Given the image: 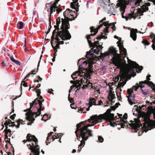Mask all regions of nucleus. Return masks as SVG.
<instances>
[{
  "instance_id": "61",
  "label": "nucleus",
  "mask_w": 155,
  "mask_h": 155,
  "mask_svg": "<svg viewBox=\"0 0 155 155\" xmlns=\"http://www.w3.org/2000/svg\"><path fill=\"white\" fill-rule=\"evenodd\" d=\"M90 29L91 30V33L94 32L95 33V28L94 27H90Z\"/></svg>"
},
{
  "instance_id": "8",
  "label": "nucleus",
  "mask_w": 155,
  "mask_h": 155,
  "mask_svg": "<svg viewBox=\"0 0 155 155\" xmlns=\"http://www.w3.org/2000/svg\"><path fill=\"white\" fill-rule=\"evenodd\" d=\"M109 51L110 54L113 57L111 59V61L113 64H116V61H117L121 60L120 58V54L117 53V51L116 50V48L113 46H111L109 48Z\"/></svg>"
},
{
  "instance_id": "27",
  "label": "nucleus",
  "mask_w": 155,
  "mask_h": 155,
  "mask_svg": "<svg viewBox=\"0 0 155 155\" xmlns=\"http://www.w3.org/2000/svg\"><path fill=\"white\" fill-rule=\"evenodd\" d=\"M81 79L80 80H77L76 82H75V86L77 88L80 87L81 86L82 84H81Z\"/></svg>"
},
{
  "instance_id": "4",
  "label": "nucleus",
  "mask_w": 155,
  "mask_h": 155,
  "mask_svg": "<svg viewBox=\"0 0 155 155\" xmlns=\"http://www.w3.org/2000/svg\"><path fill=\"white\" fill-rule=\"evenodd\" d=\"M121 57L120 55V58L121 59V60L120 59L119 61H117L116 64H114L115 66L117 67V68L120 69V81L122 80V79H125L129 75V74H126L125 72L123 71L124 70L123 69H127V68L124 67V65L126 64V61L123 58H122Z\"/></svg>"
},
{
  "instance_id": "42",
  "label": "nucleus",
  "mask_w": 155,
  "mask_h": 155,
  "mask_svg": "<svg viewBox=\"0 0 155 155\" xmlns=\"http://www.w3.org/2000/svg\"><path fill=\"white\" fill-rule=\"evenodd\" d=\"M76 3L74 2H72L71 3V7L72 8H73L74 9H75L76 11L78 12L77 8L75 7Z\"/></svg>"
},
{
  "instance_id": "50",
  "label": "nucleus",
  "mask_w": 155,
  "mask_h": 155,
  "mask_svg": "<svg viewBox=\"0 0 155 155\" xmlns=\"http://www.w3.org/2000/svg\"><path fill=\"white\" fill-rule=\"evenodd\" d=\"M142 1V0H136L135 2V5H140V3Z\"/></svg>"
},
{
  "instance_id": "62",
  "label": "nucleus",
  "mask_w": 155,
  "mask_h": 155,
  "mask_svg": "<svg viewBox=\"0 0 155 155\" xmlns=\"http://www.w3.org/2000/svg\"><path fill=\"white\" fill-rule=\"evenodd\" d=\"M103 2H104L105 5H107V4L110 3V0H103Z\"/></svg>"
},
{
  "instance_id": "14",
  "label": "nucleus",
  "mask_w": 155,
  "mask_h": 155,
  "mask_svg": "<svg viewBox=\"0 0 155 155\" xmlns=\"http://www.w3.org/2000/svg\"><path fill=\"white\" fill-rule=\"evenodd\" d=\"M26 138H27L26 140H24L22 141L24 144H25L27 142H30L32 141L35 143V144L38 143V140L37 138L34 135H32L29 133L27 135Z\"/></svg>"
},
{
  "instance_id": "28",
  "label": "nucleus",
  "mask_w": 155,
  "mask_h": 155,
  "mask_svg": "<svg viewBox=\"0 0 155 155\" xmlns=\"http://www.w3.org/2000/svg\"><path fill=\"white\" fill-rule=\"evenodd\" d=\"M72 10L68 8L66 10L64 11L63 13V15L64 16V18L65 17H67L68 16L69 14L71 12Z\"/></svg>"
},
{
  "instance_id": "32",
  "label": "nucleus",
  "mask_w": 155,
  "mask_h": 155,
  "mask_svg": "<svg viewBox=\"0 0 155 155\" xmlns=\"http://www.w3.org/2000/svg\"><path fill=\"white\" fill-rule=\"evenodd\" d=\"M129 95L127 96V97L128 98L127 100L129 103L130 105H132L134 104H135L132 101V100L130 99V98L132 97V94H128Z\"/></svg>"
},
{
  "instance_id": "9",
  "label": "nucleus",
  "mask_w": 155,
  "mask_h": 155,
  "mask_svg": "<svg viewBox=\"0 0 155 155\" xmlns=\"http://www.w3.org/2000/svg\"><path fill=\"white\" fill-rule=\"evenodd\" d=\"M127 58V61L129 63L130 67L127 68V69H123L124 72L125 74H129L130 73H132L134 71V68H135V67H134V66L135 67L138 66V64H137L136 62L131 61L128 58Z\"/></svg>"
},
{
  "instance_id": "19",
  "label": "nucleus",
  "mask_w": 155,
  "mask_h": 155,
  "mask_svg": "<svg viewBox=\"0 0 155 155\" xmlns=\"http://www.w3.org/2000/svg\"><path fill=\"white\" fill-rule=\"evenodd\" d=\"M36 92L37 93V95L38 97L37 98L38 99V101H41V103L44 101V99H43V98L42 96L40 95L41 93V89H38L37 91H36Z\"/></svg>"
},
{
  "instance_id": "52",
  "label": "nucleus",
  "mask_w": 155,
  "mask_h": 155,
  "mask_svg": "<svg viewBox=\"0 0 155 155\" xmlns=\"http://www.w3.org/2000/svg\"><path fill=\"white\" fill-rule=\"evenodd\" d=\"M49 22V24H50V25H49V28L48 29V31L47 32L46 35L48 34L50 32L51 29V21L50 20Z\"/></svg>"
},
{
  "instance_id": "64",
  "label": "nucleus",
  "mask_w": 155,
  "mask_h": 155,
  "mask_svg": "<svg viewBox=\"0 0 155 155\" xmlns=\"http://www.w3.org/2000/svg\"><path fill=\"white\" fill-rule=\"evenodd\" d=\"M127 118V114L126 113H125L124 115H123V117L122 118L124 120V119L126 120Z\"/></svg>"
},
{
  "instance_id": "5",
  "label": "nucleus",
  "mask_w": 155,
  "mask_h": 155,
  "mask_svg": "<svg viewBox=\"0 0 155 155\" xmlns=\"http://www.w3.org/2000/svg\"><path fill=\"white\" fill-rule=\"evenodd\" d=\"M60 31H58L55 38V43H58L60 40L59 37L63 40H69L71 38V36L69 32L68 33L64 29V27H61Z\"/></svg>"
},
{
  "instance_id": "31",
  "label": "nucleus",
  "mask_w": 155,
  "mask_h": 155,
  "mask_svg": "<svg viewBox=\"0 0 155 155\" xmlns=\"http://www.w3.org/2000/svg\"><path fill=\"white\" fill-rule=\"evenodd\" d=\"M141 8L143 10V12H145L147 11L149 8L147 6H146V5L144 4L140 6Z\"/></svg>"
},
{
  "instance_id": "2",
  "label": "nucleus",
  "mask_w": 155,
  "mask_h": 155,
  "mask_svg": "<svg viewBox=\"0 0 155 155\" xmlns=\"http://www.w3.org/2000/svg\"><path fill=\"white\" fill-rule=\"evenodd\" d=\"M146 105H143L141 107H140V110L141 109L144 107L148 108V111L147 114L144 113L143 117L145 124H143V127L145 129L147 126L151 128L155 127V107L153 108V107L149 106L148 107L146 106Z\"/></svg>"
},
{
  "instance_id": "53",
  "label": "nucleus",
  "mask_w": 155,
  "mask_h": 155,
  "mask_svg": "<svg viewBox=\"0 0 155 155\" xmlns=\"http://www.w3.org/2000/svg\"><path fill=\"white\" fill-rule=\"evenodd\" d=\"M54 34H52V35L51 36V45H53V41L55 39V38L54 37Z\"/></svg>"
},
{
  "instance_id": "48",
  "label": "nucleus",
  "mask_w": 155,
  "mask_h": 155,
  "mask_svg": "<svg viewBox=\"0 0 155 155\" xmlns=\"http://www.w3.org/2000/svg\"><path fill=\"white\" fill-rule=\"evenodd\" d=\"M144 84H141V81L139 82V84L138 83H137L136 84V85H137L138 86V87H140L141 88V89H142V87H144Z\"/></svg>"
},
{
  "instance_id": "56",
  "label": "nucleus",
  "mask_w": 155,
  "mask_h": 155,
  "mask_svg": "<svg viewBox=\"0 0 155 155\" xmlns=\"http://www.w3.org/2000/svg\"><path fill=\"white\" fill-rule=\"evenodd\" d=\"M116 23V22L111 23V24H113V25L111 27V28L112 29V30L113 31L115 30L116 27L115 26V24Z\"/></svg>"
},
{
  "instance_id": "12",
  "label": "nucleus",
  "mask_w": 155,
  "mask_h": 155,
  "mask_svg": "<svg viewBox=\"0 0 155 155\" xmlns=\"http://www.w3.org/2000/svg\"><path fill=\"white\" fill-rule=\"evenodd\" d=\"M77 139L79 141H80V138L81 137L82 140H80L81 143L78 145V148H79L80 147H81L82 146H84L85 143V141H86L88 138L89 137V136H87V135H85L84 134H82L81 133H77Z\"/></svg>"
},
{
  "instance_id": "60",
  "label": "nucleus",
  "mask_w": 155,
  "mask_h": 155,
  "mask_svg": "<svg viewBox=\"0 0 155 155\" xmlns=\"http://www.w3.org/2000/svg\"><path fill=\"white\" fill-rule=\"evenodd\" d=\"M110 122V125L111 126L113 127H114L116 125V123L114 122L113 123L111 121H109Z\"/></svg>"
},
{
  "instance_id": "22",
  "label": "nucleus",
  "mask_w": 155,
  "mask_h": 155,
  "mask_svg": "<svg viewBox=\"0 0 155 155\" xmlns=\"http://www.w3.org/2000/svg\"><path fill=\"white\" fill-rule=\"evenodd\" d=\"M90 107H91L92 105H97L96 103V99L95 98L91 97L89 100V103L88 104Z\"/></svg>"
},
{
  "instance_id": "29",
  "label": "nucleus",
  "mask_w": 155,
  "mask_h": 155,
  "mask_svg": "<svg viewBox=\"0 0 155 155\" xmlns=\"http://www.w3.org/2000/svg\"><path fill=\"white\" fill-rule=\"evenodd\" d=\"M4 124L5 127V129L4 130L5 133V132H7V133L9 132L10 133V134H11V131L10 129H8V125L7 124V121H5Z\"/></svg>"
},
{
  "instance_id": "55",
  "label": "nucleus",
  "mask_w": 155,
  "mask_h": 155,
  "mask_svg": "<svg viewBox=\"0 0 155 155\" xmlns=\"http://www.w3.org/2000/svg\"><path fill=\"white\" fill-rule=\"evenodd\" d=\"M98 140L101 143L102 142L104 141V138L101 136L98 137Z\"/></svg>"
},
{
  "instance_id": "45",
  "label": "nucleus",
  "mask_w": 155,
  "mask_h": 155,
  "mask_svg": "<svg viewBox=\"0 0 155 155\" xmlns=\"http://www.w3.org/2000/svg\"><path fill=\"white\" fill-rule=\"evenodd\" d=\"M139 10L137 11V13L138 14L139 16L143 15V10L140 8H138Z\"/></svg>"
},
{
  "instance_id": "3",
  "label": "nucleus",
  "mask_w": 155,
  "mask_h": 155,
  "mask_svg": "<svg viewBox=\"0 0 155 155\" xmlns=\"http://www.w3.org/2000/svg\"><path fill=\"white\" fill-rule=\"evenodd\" d=\"M91 59L89 58V60L86 61L82 63L83 64H85L86 65H87V67L86 68V69L81 67L79 65L78 71H77L75 73H73L71 75V77L74 80V79L77 78L76 77L74 78L73 77V75H76V74H78V75L80 76V77H83V76L86 78L90 77V74H92L93 72L92 70V67L94 63L91 60Z\"/></svg>"
},
{
  "instance_id": "44",
  "label": "nucleus",
  "mask_w": 155,
  "mask_h": 155,
  "mask_svg": "<svg viewBox=\"0 0 155 155\" xmlns=\"http://www.w3.org/2000/svg\"><path fill=\"white\" fill-rule=\"evenodd\" d=\"M142 43L144 44V45H148L150 44L149 42L146 39H143L142 41Z\"/></svg>"
},
{
  "instance_id": "47",
  "label": "nucleus",
  "mask_w": 155,
  "mask_h": 155,
  "mask_svg": "<svg viewBox=\"0 0 155 155\" xmlns=\"http://www.w3.org/2000/svg\"><path fill=\"white\" fill-rule=\"evenodd\" d=\"M114 38H116L117 39L119 40V41L117 42V44H121L120 42L121 41V38H120L116 35H115L114 36Z\"/></svg>"
},
{
  "instance_id": "57",
  "label": "nucleus",
  "mask_w": 155,
  "mask_h": 155,
  "mask_svg": "<svg viewBox=\"0 0 155 155\" xmlns=\"http://www.w3.org/2000/svg\"><path fill=\"white\" fill-rule=\"evenodd\" d=\"M51 134H50V133H48V136L47 138V141L48 142L49 140V139H50V140H51Z\"/></svg>"
},
{
  "instance_id": "23",
  "label": "nucleus",
  "mask_w": 155,
  "mask_h": 155,
  "mask_svg": "<svg viewBox=\"0 0 155 155\" xmlns=\"http://www.w3.org/2000/svg\"><path fill=\"white\" fill-rule=\"evenodd\" d=\"M114 92H109L108 98L110 102L112 101V100H113L115 98V94H114Z\"/></svg>"
},
{
  "instance_id": "13",
  "label": "nucleus",
  "mask_w": 155,
  "mask_h": 155,
  "mask_svg": "<svg viewBox=\"0 0 155 155\" xmlns=\"http://www.w3.org/2000/svg\"><path fill=\"white\" fill-rule=\"evenodd\" d=\"M31 109H30V107L29 108H28V112H27L25 114V115L26 116V119L28 121H30L32 118L33 120H35V119L34 117V115L36 116V115L38 114V111L37 112H32Z\"/></svg>"
},
{
  "instance_id": "51",
  "label": "nucleus",
  "mask_w": 155,
  "mask_h": 155,
  "mask_svg": "<svg viewBox=\"0 0 155 155\" xmlns=\"http://www.w3.org/2000/svg\"><path fill=\"white\" fill-rule=\"evenodd\" d=\"M70 94H69L68 96V100L70 103H72L74 102L73 99L70 97Z\"/></svg>"
},
{
  "instance_id": "20",
  "label": "nucleus",
  "mask_w": 155,
  "mask_h": 155,
  "mask_svg": "<svg viewBox=\"0 0 155 155\" xmlns=\"http://www.w3.org/2000/svg\"><path fill=\"white\" fill-rule=\"evenodd\" d=\"M61 18L60 17H58L56 19V25H54V28H56V29H57L58 31H60L61 30L59 27V24H60L61 22Z\"/></svg>"
},
{
  "instance_id": "33",
  "label": "nucleus",
  "mask_w": 155,
  "mask_h": 155,
  "mask_svg": "<svg viewBox=\"0 0 155 155\" xmlns=\"http://www.w3.org/2000/svg\"><path fill=\"white\" fill-rule=\"evenodd\" d=\"M24 23L22 21L18 22L17 25V28L19 29H21L23 27Z\"/></svg>"
},
{
  "instance_id": "30",
  "label": "nucleus",
  "mask_w": 155,
  "mask_h": 155,
  "mask_svg": "<svg viewBox=\"0 0 155 155\" xmlns=\"http://www.w3.org/2000/svg\"><path fill=\"white\" fill-rule=\"evenodd\" d=\"M25 81H25V80H23L21 82V91H22V86H21L22 85L23 86H24L25 87H27L28 86L27 85V83H25ZM21 94H22V92H21V94L20 95H19L18 97H20L21 96Z\"/></svg>"
},
{
  "instance_id": "6",
  "label": "nucleus",
  "mask_w": 155,
  "mask_h": 155,
  "mask_svg": "<svg viewBox=\"0 0 155 155\" xmlns=\"http://www.w3.org/2000/svg\"><path fill=\"white\" fill-rule=\"evenodd\" d=\"M120 120H121V121L122 122L120 123L121 126V127L122 128H124V127H127L128 124L131 127L132 129H134L136 130L139 129L140 127L141 126V124L140 120L136 118L134 119V123H132L130 124H128L127 121H125L122 118H120Z\"/></svg>"
},
{
  "instance_id": "24",
  "label": "nucleus",
  "mask_w": 155,
  "mask_h": 155,
  "mask_svg": "<svg viewBox=\"0 0 155 155\" xmlns=\"http://www.w3.org/2000/svg\"><path fill=\"white\" fill-rule=\"evenodd\" d=\"M91 87V88H92L93 89H94L95 90H96V88L94 87V86L93 85V84L91 82H90V81H89L88 83H87V84H85L83 85L82 87V88L83 89L86 88L87 87Z\"/></svg>"
},
{
  "instance_id": "7",
  "label": "nucleus",
  "mask_w": 155,
  "mask_h": 155,
  "mask_svg": "<svg viewBox=\"0 0 155 155\" xmlns=\"http://www.w3.org/2000/svg\"><path fill=\"white\" fill-rule=\"evenodd\" d=\"M38 98H36L32 103H30V109L32 108L34 105V107H37L38 113V114L36 115V116H35V118H36L37 117L39 116L41 114V111L45 109V108L42 107L43 105L41 103L42 102L40 101H38Z\"/></svg>"
},
{
  "instance_id": "63",
  "label": "nucleus",
  "mask_w": 155,
  "mask_h": 155,
  "mask_svg": "<svg viewBox=\"0 0 155 155\" xmlns=\"http://www.w3.org/2000/svg\"><path fill=\"white\" fill-rule=\"evenodd\" d=\"M56 11L57 13L59 14L60 12H61L62 10L61 8H59L56 9Z\"/></svg>"
},
{
  "instance_id": "18",
  "label": "nucleus",
  "mask_w": 155,
  "mask_h": 155,
  "mask_svg": "<svg viewBox=\"0 0 155 155\" xmlns=\"http://www.w3.org/2000/svg\"><path fill=\"white\" fill-rule=\"evenodd\" d=\"M114 114L110 113L108 114H107L105 117H104V119H105L108 121H113L114 120H116L114 118Z\"/></svg>"
},
{
  "instance_id": "1",
  "label": "nucleus",
  "mask_w": 155,
  "mask_h": 155,
  "mask_svg": "<svg viewBox=\"0 0 155 155\" xmlns=\"http://www.w3.org/2000/svg\"><path fill=\"white\" fill-rule=\"evenodd\" d=\"M103 118V114H100L98 116L97 115H93L90 117V118L88 119L90 122L93 123L92 124H88L85 125L86 123L85 122H81L76 125V130L75 132L76 136H77V133H81L85 135H87L90 137H92L93 135L92 133V131L88 129V127L91 126H94L97 123L99 122Z\"/></svg>"
},
{
  "instance_id": "38",
  "label": "nucleus",
  "mask_w": 155,
  "mask_h": 155,
  "mask_svg": "<svg viewBox=\"0 0 155 155\" xmlns=\"http://www.w3.org/2000/svg\"><path fill=\"white\" fill-rule=\"evenodd\" d=\"M103 26V24H100L97 28L96 29L95 28V33H94L93 35H95L97 33L98 31V30L100 28L102 27Z\"/></svg>"
},
{
  "instance_id": "40",
  "label": "nucleus",
  "mask_w": 155,
  "mask_h": 155,
  "mask_svg": "<svg viewBox=\"0 0 155 155\" xmlns=\"http://www.w3.org/2000/svg\"><path fill=\"white\" fill-rule=\"evenodd\" d=\"M2 61L1 63V64H2V65L3 67H7L8 65V63L7 61L6 60H2Z\"/></svg>"
},
{
  "instance_id": "58",
  "label": "nucleus",
  "mask_w": 155,
  "mask_h": 155,
  "mask_svg": "<svg viewBox=\"0 0 155 155\" xmlns=\"http://www.w3.org/2000/svg\"><path fill=\"white\" fill-rule=\"evenodd\" d=\"M140 90H141V91L142 92L143 94L145 95H147L148 94V93L147 92L145 91L144 90H143L142 89H140Z\"/></svg>"
},
{
  "instance_id": "11",
  "label": "nucleus",
  "mask_w": 155,
  "mask_h": 155,
  "mask_svg": "<svg viewBox=\"0 0 155 155\" xmlns=\"http://www.w3.org/2000/svg\"><path fill=\"white\" fill-rule=\"evenodd\" d=\"M102 48L103 47L101 45H98L96 46V49H93V48H91L89 51H87L86 52V54L85 56L86 58L91 59L93 55V53H92V52L93 51L94 53H97L100 51V49H102Z\"/></svg>"
},
{
  "instance_id": "43",
  "label": "nucleus",
  "mask_w": 155,
  "mask_h": 155,
  "mask_svg": "<svg viewBox=\"0 0 155 155\" xmlns=\"http://www.w3.org/2000/svg\"><path fill=\"white\" fill-rule=\"evenodd\" d=\"M148 85L153 89V88L155 87V84L152 82L148 81Z\"/></svg>"
},
{
  "instance_id": "16",
  "label": "nucleus",
  "mask_w": 155,
  "mask_h": 155,
  "mask_svg": "<svg viewBox=\"0 0 155 155\" xmlns=\"http://www.w3.org/2000/svg\"><path fill=\"white\" fill-rule=\"evenodd\" d=\"M117 46L119 47L120 53L121 54L123 53L125 56L124 57H125L127 55L126 49L124 48L123 45L121 44H118Z\"/></svg>"
},
{
  "instance_id": "46",
  "label": "nucleus",
  "mask_w": 155,
  "mask_h": 155,
  "mask_svg": "<svg viewBox=\"0 0 155 155\" xmlns=\"http://www.w3.org/2000/svg\"><path fill=\"white\" fill-rule=\"evenodd\" d=\"M111 111V109H108L107 110L106 112L104 114V115H103V118L102 119H104V117H105L106 115L107 114H109L111 113H110Z\"/></svg>"
},
{
  "instance_id": "59",
  "label": "nucleus",
  "mask_w": 155,
  "mask_h": 155,
  "mask_svg": "<svg viewBox=\"0 0 155 155\" xmlns=\"http://www.w3.org/2000/svg\"><path fill=\"white\" fill-rule=\"evenodd\" d=\"M16 116V114H14L13 115H11L10 117V118L12 120H14L15 118V117Z\"/></svg>"
},
{
  "instance_id": "17",
  "label": "nucleus",
  "mask_w": 155,
  "mask_h": 155,
  "mask_svg": "<svg viewBox=\"0 0 155 155\" xmlns=\"http://www.w3.org/2000/svg\"><path fill=\"white\" fill-rule=\"evenodd\" d=\"M137 29H132L130 31V37L132 38L133 40L135 41L137 38L136 33L137 32Z\"/></svg>"
},
{
  "instance_id": "35",
  "label": "nucleus",
  "mask_w": 155,
  "mask_h": 155,
  "mask_svg": "<svg viewBox=\"0 0 155 155\" xmlns=\"http://www.w3.org/2000/svg\"><path fill=\"white\" fill-rule=\"evenodd\" d=\"M134 67L135 66H134ZM135 68H134V71L133 72V73L135 71H136V72H137V68H138L139 71H141L143 68V67L142 66H140L139 65L138 66H136Z\"/></svg>"
},
{
  "instance_id": "39",
  "label": "nucleus",
  "mask_w": 155,
  "mask_h": 155,
  "mask_svg": "<svg viewBox=\"0 0 155 155\" xmlns=\"http://www.w3.org/2000/svg\"><path fill=\"white\" fill-rule=\"evenodd\" d=\"M40 62V61H39L38 62V67H37V69L36 70V69H34L31 71V72L32 73V74H35V73H34L35 72H38V67L39 66Z\"/></svg>"
},
{
  "instance_id": "54",
  "label": "nucleus",
  "mask_w": 155,
  "mask_h": 155,
  "mask_svg": "<svg viewBox=\"0 0 155 155\" xmlns=\"http://www.w3.org/2000/svg\"><path fill=\"white\" fill-rule=\"evenodd\" d=\"M133 92L132 88L129 89L127 90V93L128 94H132Z\"/></svg>"
},
{
  "instance_id": "36",
  "label": "nucleus",
  "mask_w": 155,
  "mask_h": 155,
  "mask_svg": "<svg viewBox=\"0 0 155 155\" xmlns=\"http://www.w3.org/2000/svg\"><path fill=\"white\" fill-rule=\"evenodd\" d=\"M99 44V42L98 41H95L93 43H92V45H91L90 47L91 48L92 47L93 49L96 46H97Z\"/></svg>"
},
{
  "instance_id": "26",
  "label": "nucleus",
  "mask_w": 155,
  "mask_h": 155,
  "mask_svg": "<svg viewBox=\"0 0 155 155\" xmlns=\"http://www.w3.org/2000/svg\"><path fill=\"white\" fill-rule=\"evenodd\" d=\"M93 34L91 33V34L89 35H87L86 36V37L87 39V41L89 46H91V45H92V43L91 41H90L89 40L91 39V36H93L94 35H93Z\"/></svg>"
},
{
  "instance_id": "25",
  "label": "nucleus",
  "mask_w": 155,
  "mask_h": 155,
  "mask_svg": "<svg viewBox=\"0 0 155 155\" xmlns=\"http://www.w3.org/2000/svg\"><path fill=\"white\" fill-rule=\"evenodd\" d=\"M126 7V6L124 5V6H121L120 8V12H121V15L122 17V18H125L124 16L123 15L125 12V9Z\"/></svg>"
},
{
  "instance_id": "49",
  "label": "nucleus",
  "mask_w": 155,
  "mask_h": 155,
  "mask_svg": "<svg viewBox=\"0 0 155 155\" xmlns=\"http://www.w3.org/2000/svg\"><path fill=\"white\" fill-rule=\"evenodd\" d=\"M56 11V9H55L54 8H54H52V9H51V6L50 7V17L49 18V19L50 20L51 19V14H52L53 12H55Z\"/></svg>"
},
{
  "instance_id": "41",
  "label": "nucleus",
  "mask_w": 155,
  "mask_h": 155,
  "mask_svg": "<svg viewBox=\"0 0 155 155\" xmlns=\"http://www.w3.org/2000/svg\"><path fill=\"white\" fill-rule=\"evenodd\" d=\"M101 24H103V25L105 26H111L113 25V24H111V23H109V21H104Z\"/></svg>"
},
{
  "instance_id": "34",
  "label": "nucleus",
  "mask_w": 155,
  "mask_h": 155,
  "mask_svg": "<svg viewBox=\"0 0 155 155\" xmlns=\"http://www.w3.org/2000/svg\"><path fill=\"white\" fill-rule=\"evenodd\" d=\"M87 78H86L85 76H84V80L83 79V78H81V84H83V83H85L87 84V83H88V82L89 81H88L87 79Z\"/></svg>"
},
{
  "instance_id": "10",
  "label": "nucleus",
  "mask_w": 155,
  "mask_h": 155,
  "mask_svg": "<svg viewBox=\"0 0 155 155\" xmlns=\"http://www.w3.org/2000/svg\"><path fill=\"white\" fill-rule=\"evenodd\" d=\"M71 15L73 17V19H72L71 18H70L68 17H65V18H61L62 25L61 26V27H64V30L66 31L68 33L69 32L68 30V29H69L70 28V24L69 23V21H72V20L75 19V18L73 16V15Z\"/></svg>"
},
{
  "instance_id": "15",
  "label": "nucleus",
  "mask_w": 155,
  "mask_h": 155,
  "mask_svg": "<svg viewBox=\"0 0 155 155\" xmlns=\"http://www.w3.org/2000/svg\"><path fill=\"white\" fill-rule=\"evenodd\" d=\"M36 146L35 147L34 149H32L31 148H29V150H31V152L34 153V155H40V151L39 146L38 145V143L35 144Z\"/></svg>"
},
{
  "instance_id": "21",
  "label": "nucleus",
  "mask_w": 155,
  "mask_h": 155,
  "mask_svg": "<svg viewBox=\"0 0 155 155\" xmlns=\"http://www.w3.org/2000/svg\"><path fill=\"white\" fill-rule=\"evenodd\" d=\"M134 12H131V13L128 14L126 16H124L125 18H123L126 19V21H127L128 19L130 18V19L134 18V19L136 18V17L135 16H134Z\"/></svg>"
},
{
  "instance_id": "37",
  "label": "nucleus",
  "mask_w": 155,
  "mask_h": 155,
  "mask_svg": "<svg viewBox=\"0 0 155 155\" xmlns=\"http://www.w3.org/2000/svg\"><path fill=\"white\" fill-rule=\"evenodd\" d=\"M126 81L124 82L122 81V82H120L118 83L117 88H119L120 87H123L126 84Z\"/></svg>"
}]
</instances>
